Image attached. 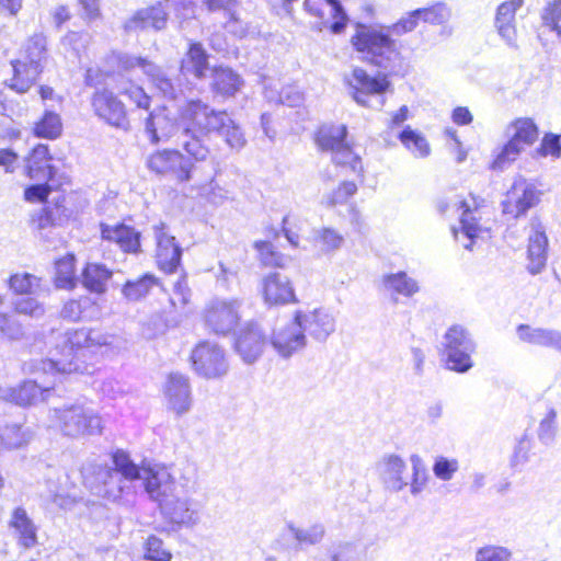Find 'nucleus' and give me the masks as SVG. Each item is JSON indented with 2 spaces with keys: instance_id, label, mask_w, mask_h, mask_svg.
<instances>
[{
  "instance_id": "f257e3e1",
  "label": "nucleus",
  "mask_w": 561,
  "mask_h": 561,
  "mask_svg": "<svg viewBox=\"0 0 561 561\" xmlns=\"http://www.w3.org/2000/svg\"><path fill=\"white\" fill-rule=\"evenodd\" d=\"M112 461L114 467L91 465L83 469V483L92 494L108 502H121L134 493L133 483L141 480L145 491L170 523L185 526L198 522L192 503L178 497L175 479L165 467H139L122 449L113 453Z\"/></svg>"
},
{
  "instance_id": "f03ea898",
  "label": "nucleus",
  "mask_w": 561,
  "mask_h": 561,
  "mask_svg": "<svg viewBox=\"0 0 561 561\" xmlns=\"http://www.w3.org/2000/svg\"><path fill=\"white\" fill-rule=\"evenodd\" d=\"M180 126L202 136L217 135L226 145L240 151L247 144L241 127L226 112L211 107L199 99L187 101L179 112Z\"/></svg>"
},
{
  "instance_id": "7ed1b4c3",
  "label": "nucleus",
  "mask_w": 561,
  "mask_h": 561,
  "mask_svg": "<svg viewBox=\"0 0 561 561\" xmlns=\"http://www.w3.org/2000/svg\"><path fill=\"white\" fill-rule=\"evenodd\" d=\"M113 336L104 334L98 330L78 329L68 331L56 345V356L42 359L39 368L43 373L66 375L72 373H83L79 364V357L84 356V352L94 346L111 345Z\"/></svg>"
},
{
  "instance_id": "20e7f679",
  "label": "nucleus",
  "mask_w": 561,
  "mask_h": 561,
  "mask_svg": "<svg viewBox=\"0 0 561 561\" xmlns=\"http://www.w3.org/2000/svg\"><path fill=\"white\" fill-rule=\"evenodd\" d=\"M351 43L364 61L386 71H392L400 60L396 39L382 28L358 24Z\"/></svg>"
},
{
  "instance_id": "39448f33",
  "label": "nucleus",
  "mask_w": 561,
  "mask_h": 561,
  "mask_svg": "<svg viewBox=\"0 0 561 561\" xmlns=\"http://www.w3.org/2000/svg\"><path fill=\"white\" fill-rule=\"evenodd\" d=\"M49 417L65 436L80 437L102 433L101 416L81 402L54 408Z\"/></svg>"
},
{
  "instance_id": "423d86ee",
  "label": "nucleus",
  "mask_w": 561,
  "mask_h": 561,
  "mask_svg": "<svg viewBox=\"0 0 561 561\" xmlns=\"http://www.w3.org/2000/svg\"><path fill=\"white\" fill-rule=\"evenodd\" d=\"M442 346L448 369L462 374L472 368L471 355L476 351V342L466 328L451 325L443 336Z\"/></svg>"
},
{
  "instance_id": "0eeeda50",
  "label": "nucleus",
  "mask_w": 561,
  "mask_h": 561,
  "mask_svg": "<svg viewBox=\"0 0 561 561\" xmlns=\"http://www.w3.org/2000/svg\"><path fill=\"white\" fill-rule=\"evenodd\" d=\"M510 134L508 141L493 160L491 168L495 171H503L522 153L525 146H531L539 136V129L534 119L520 117L507 126Z\"/></svg>"
},
{
  "instance_id": "6e6552de",
  "label": "nucleus",
  "mask_w": 561,
  "mask_h": 561,
  "mask_svg": "<svg viewBox=\"0 0 561 561\" xmlns=\"http://www.w3.org/2000/svg\"><path fill=\"white\" fill-rule=\"evenodd\" d=\"M345 125H323L316 134V144L321 151L331 152L332 161L339 165H350L353 172H362L360 158L353 152L346 140Z\"/></svg>"
},
{
  "instance_id": "1a4fd4ad",
  "label": "nucleus",
  "mask_w": 561,
  "mask_h": 561,
  "mask_svg": "<svg viewBox=\"0 0 561 561\" xmlns=\"http://www.w3.org/2000/svg\"><path fill=\"white\" fill-rule=\"evenodd\" d=\"M243 301L239 298H215L204 311L206 327L218 335L229 334L241 320Z\"/></svg>"
},
{
  "instance_id": "9d476101",
  "label": "nucleus",
  "mask_w": 561,
  "mask_h": 561,
  "mask_svg": "<svg viewBox=\"0 0 561 561\" xmlns=\"http://www.w3.org/2000/svg\"><path fill=\"white\" fill-rule=\"evenodd\" d=\"M44 375L51 376L54 380H25L16 387L3 390L1 398L21 407L36 404L37 402L41 401H48L49 398L56 393V382L57 379L61 381V375L55 374L54 376L49 371L44 373Z\"/></svg>"
},
{
  "instance_id": "9b49d317",
  "label": "nucleus",
  "mask_w": 561,
  "mask_h": 561,
  "mask_svg": "<svg viewBox=\"0 0 561 561\" xmlns=\"http://www.w3.org/2000/svg\"><path fill=\"white\" fill-rule=\"evenodd\" d=\"M191 360L194 370L205 378H219L227 374L229 365L225 351L216 343L201 342L193 350Z\"/></svg>"
},
{
  "instance_id": "f8f14e48",
  "label": "nucleus",
  "mask_w": 561,
  "mask_h": 561,
  "mask_svg": "<svg viewBox=\"0 0 561 561\" xmlns=\"http://www.w3.org/2000/svg\"><path fill=\"white\" fill-rule=\"evenodd\" d=\"M540 201V192L523 178L516 179L502 201V211L514 219L525 216Z\"/></svg>"
},
{
  "instance_id": "ddd939ff",
  "label": "nucleus",
  "mask_w": 561,
  "mask_h": 561,
  "mask_svg": "<svg viewBox=\"0 0 561 561\" xmlns=\"http://www.w3.org/2000/svg\"><path fill=\"white\" fill-rule=\"evenodd\" d=\"M147 167L158 174H172L179 182H188L194 169L193 161L175 149H164L152 153Z\"/></svg>"
},
{
  "instance_id": "4468645a",
  "label": "nucleus",
  "mask_w": 561,
  "mask_h": 561,
  "mask_svg": "<svg viewBox=\"0 0 561 561\" xmlns=\"http://www.w3.org/2000/svg\"><path fill=\"white\" fill-rule=\"evenodd\" d=\"M346 82L353 100L367 107L370 106L369 99L371 96L382 95L390 85L386 77H371L362 68H354Z\"/></svg>"
},
{
  "instance_id": "2eb2a0df",
  "label": "nucleus",
  "mask_w": 561,
  "mask_h": 561,
  "mask_svg": "<svg viewBox=\"0 0 561 561\" xmlns=\"http://www.w3.org/2000/svg\"><path fill=\"white\" fill-rule=\"evenodd\" d=\"M163 396L167 409L178 417L188 413L193 403L188 377L180 373L169 374L163 386Z\"/></svg>"
},
{
  "instance_id": "dca6fc26",
  "label": "nucleus",
  "mask_w": 561,
  "mask_h": 561,
  "mask_svg": "<svg viewBox=\"0 0 561 561\" xmlns=\"http://www.w3.org/2000/svg\"><path fill=\"white\" fill-rule=\"evenodd\" d=\"M91 104L95 115L108 125L124 130L129 128L125 105L112 91H95Z\"/></svg>"
},
{
  "instance_id": "f3484780",
  "label": "nucleus",
  "mask_w": 561,
  "mask_h": 561,
  "mask_svg": "<svg viewBox=\"0 0 561 561\" xmlns=\"http://www.w3.org/2000/svg\"><path fill=\"white\" fill-rule=\"evenodd\" d=\"M267 339L255 322H247L236 334L234 350L247 364H252L262 355Z\"/></svg>"
},
{
  "instance_id": "a211bd4d",
  "label": "nucleus",
  "mask_w": 561,
  "mask_h": 561,
  "mask_svg": "<svg viewBox=\"0 0 561 561\" xmlns=\"http://www.w3.org/2000/svg\"><path fill=\"white\" fill-rule=\"evenodd\" d=\"M157 241L156 260L159 268L167 274L174 273L181 264L183 250L175 237L169 234L165 225L154 226Z\"/></svg>"
},
{
  "instance_id": "6ab92c4d",
  "label": "nucleus",
  "mask_w": 561,
  "mask_h": 561,
  "mask_svg": "<svg viewBox=\"0 0 561 561\" xmlns=\"http://www.w3.org/2000/svg\"><path fill=\"white\" fill-rule=\"evenodd\" d=\"M294 318L299 322L305 335L308 333L319 342L327 341L335 331V318L324 309H316L308 313L297 311Z\"/></svg>"
},
{
  "instance_id": "aec40b11",
  "label": "nucleus",
  "mask_w": 561,
  "mask_h": 561,
  "mask_svg": "<svg viewBox=\"0 0 561 561\" xmlns=\"http://www.w3.org/2000/svg\"><path fill=\"white\" fill-rule=\"evenodd\" d=\"M451 207L461 209L460 216V230L461 233L468 239V243L463 244L467 250H472L473 240L478 237L481 227L479 220L473 216L471 206L467 201L458 198H438L436 202V209L440 215L446 214Z\"/></svg>"
},
{
  "instance_id": "412c9836",
  "label": "nucleus",
  "mask_w": 561,
  "mask_h": 561,
  "mask_svg": "<svg viewBox=\"0 0 561 561\" xmlns=\"http://www.w3.org/2000/svg\"><path fill=\"white\" fill-rule=\"evenodd\" d=\"M271 345L283 358H289L306 346V335L299 322L293 321L276 330L271 337Z\"/></svg>"
},
{
  "instance_id": "4be33fe9",
  "label": "nucleus",
  "mask_w": 561,
  "mask_h": 561,
  "mask_svg": "<svg viewBox=\"0 0 561 561\" xmlns=\"http://www.w3.org/2000/svg\"><path fill=\"white\" fill-rule=\"evenodd\" d=\"M100 230L103 240L116 243L123 252L133 254L140 252L141 233L134 227L125 224L114 226L101 224Z\"/></svg>"
},
{
  "instance_id": "5701e85b",
  "label": "nucleus",
  "mask_w": 561,
  "mask_h": 561,
  "mask_svg": "<svg viewBox=\"0 0 561 561\" xmlns=\"http://www.w3.org/2000/svg\"><path fill=\"white\" fill-rule=\"evenodd\" d=\"M263 297L268 305H286L297 301L289 278L278 272L270 273L264 277Z\"/></svg>"
},
{
  "instance_id": "b1692460",
  "label": "nucleus",
  "mask_w": 561,
  "mask_h": 561,
  "mask_svg": "<svg viewBox=\"0 0 561 561\" xmlns=\"http://www.w3.org/2000/svg\"><path fill=\"white\" fill-rule=\"evenodd\" d=\"M168 13L163 5L158 3L148 8L138 10L124 24L126 32H138L146 30L160 31L165 27Z\"/></svg>"
},
{
  "instance_id": "393cba45",
  "label": "nucleus",
  "mask_w": 561,
  "mask_h": 561,
  "mask_svg": "<svg viewBox=\"0 0 561 561\" xmlns=\"http://www.w3.org/2000/svg\"><path fill=\"white\" fill-rule=\"evenodd\" d=\"M51 160L48 145L38 144L35 146L26 160V171L30 179L51 181L56 174V168L51 164Z\"/></svg>"
},
{
  "instance_id": "a878e982",
  "label": "nucleus",
  "mask_w": 561,
  "mask_h": 561,
  "mask_svg": "<svg viewBox=\"0 0 561 561\" xmlns=\"http://www.w3.org/2000/svg\"><path fill=\"white\" fill-rule=\"evenodd\" d=\"M209 69V54L199 42L190 41L188 49L180 64V72L186 77L193 76L197 80L206 77Z\"/></svg>"
},
{
  "instance_id": "bb28decb",
  "label": "nucleus",
  "mask_w": 561,
  "mask_h": 561,
  "mask_svg": "<svg viewBox=\"0 0 561 561\" xmlns=\"http://www.w3.org/2000/svg\"><path fill=\"white\" fill-rule=\"evenodd\" d=\"M548 238L540 224L533 225V232L528 238L527 271L531 275L540 274L547 264Z\"/></svg>"
},
{
  "instance_id": "cd10ccee",
  "label": "nucleus",
  "mask_w": 561,
  "mask_h": 561,
  "mask_svg": "<svg viewBox=\"0 0 561 561\" xmlns=\"http://www.w3.org/2000/svg\"><path fill=\"white\" fill-rule=\"evenodd\" d=\"M523 4V0H508L497 7L494 25L499 35L511 47L516 48L515 14Z\"/></svg>"
},
{
  "instance_id": "c85d7f7f",
  "label": "nucleus",
  "mask_w": 561,
  "mask_h": 561,
  "mask_svg": "<svg viewBox=\"0 0 561 561\" xmlns=\"http://www.w3.org/2000/svg\"><path fill=\"white\" fill-rule=\"evenodd\" d=\"M405 469V462L400 456H385L379 462V476L385 488L392 492L403 490L409 484L403 478Z\"/></svg>"
},
{
  "instance_id": "c756f323",
  "label": "nucleus",
  "mask_w": 561,
  "mask_h": 561,
  "mask_svg": "<svg viewBox=\"0 0 561 561\" xmlns=\"http://www.w3.org/2000/svg\"><path fill=\"white\" fill-rule=\"evenodd\" d=\"M210 90L216 96L232 98L243 85L241 76L229 67H215L211 70Z\"/></svg>"
},
{
  "instance_id": "7c9ffc66",
  "label": "nucleus",
  "mask_w": 561,
  "mask_h": 561,
  "mask_svg": "<svg viewBox=\"0 0 561 561\" xmlns=\"http://www.w3.org/2000/svg\"><path fill=\"white\" fill-rule=\"evenodd\" d=\"M13 77L10 79L9 88L15 92L26 93L37 81L43 72L44 66H38L22 58L11 61Z\"/></svg>"
},
{
  "instance_id": "2f4dec72",
  "label": "nucleus",
  "mask_w": 561,
  "mask_h": 561,
  "mask_svg": "<svg viewBox=\"0 0 561 561\" xmlns=\"http://www.w3.org/2000/svg\"><path fill=\"white\" fill-rule=\"evenodd\" d=\"M62 319L77 321H92L101 317V308L98 302L89 296L67 301L61 311Z\"/></svg>"
},
{
  "instance_id": "473e14b6",
  "label": "nucleus",
  "mask_w": 561,
  "mask_h": 561,
  "mask_svg": "<svg viewBox=\"0 0 561 561\" xmlns=\"http://www.w3.org/2000/svg\"><path fill=\"white\" fill-rule=\"evenodd\" d=\"M112 275L105 264L88 263L81 273V284L90 293L102 295L107 290V282Z\"/></svg>"
},
{
  "instance_id": "72a5a7b5",
  "label": "nucleus",
  "mask_w": 561,
  "mask_h": 561,
  "mask_svg": "<svg viewBox=\"0 0 561 561\" xmlns=\"http://www.w3.org/2000/svg\"><path fill=\"white\" fill-rule=\"evenodd\" d=\"M174 128V123L167 116L164 110L151 112L145 124V131L151 144L168 140L173 135Z\"/></svg>"
},
{
  "instance_id": "f704fd0d",
  "label": "nucleus",
  "mask_w": 561,
  "mask_h": 561,
  "mask_svg": "<svg viewBox=\"0 0 561 561\" xmlns=\"http://www.w3.org/2000/svg\"><path fill=\"white\" fill-rule=\"evenodd\" d=\"M322 528H285L282 545L286 549H304L323 538Z\"/></svg>"
},
{
  "instance_id": "c9c22d12",
  "label": "nucleus",
  "mask_w": 561,
  "mask_h": 561,
  "mask_svg": "<svg viewBox=\"0 0 561 561\" xmlns=\"http://www.w3.org/2000/svg\"><path fill=\"white\" fill-rule=\"evenodd\" d=\"M32 133L37 138L55 140L62 134V121L60 115L46 108L42 116L34 122Z\"/></svg>"
},
{
  "instance_id": "e433bc0d",
  "label": "nucleus",
  "mask_w": 561,
  "mask_h": 561,
  "mask_svg": "<svg viewBox=\"0 0 561 561\" xmlns=\"http://www.w3.org/2000/svg\"><path fill=\"white\" fill-rule=\"evenodd\" d=\"M382 285L391 294H397L407 298H410L420 291L417 280L410 277L403 271L386 274L382 277Z\"/></svg>"
},
{
  "instance_id": "4c0bfd02",
  "label": "nucleus",
  "mask_w": 561,
  "mask_h": 561,
  "mask_svg": "<svg viewBox=\"0 0 561 561\" xmlns=\"http://www.w3.org/2000/svg\"><path fill=\"white\" fill-rule=\"evenodd\" d=\"M202 137V135L184 130V128L178 136V145L188 154L187 158L195 162L205 161L210 152Z\"/></svg>"
},
{
  "instance_id": "58836bf2",
  "label": "nucleus",
  "mask_w": 561,
  "mask_h": 561,
  "mask_svg": "<svg viewBox=\"0 0 561 561\" xmlns=\"http://www.w3.org/2000/svg\"><path fill=\"white\" fill-rule=\"evenodd\" d=\"M147 76L162 96L168 100H176L183 92L180 80L171 78L154 64L153 71H149Z\"/></svg>"
},
{
  "instance_id": "ea45409f",
  "label": "nucleus",
  "mask_w": 561,
  "mask_h": 561,
  "mask_svg": "<svg viewBox=\"0 0 561 561\" xmlns=\"http://www.w3.org/2000/svg\"><path fill=\"white\" fill-rule=\"evenodd\" d=\"M76 259L73 254H67L55 263V286L59 289H72L77 285Z\"/></svg>"
},
{
  "instance_id": "a19ab883",
  "label": "nucleus",
  "mask_w": 561,
  "mask_h": 561,
  "mask_svg": "<svg viewBox=\"0 0 561 561\" xmlns=\"http://www.w3.org/2000/svg\"><path fill=\"white\" fill-rule=\"evenodd\" d=\"M157 284L158 279L156 276L146 273L136 279H128L123 285L122 294L128 301H138L145 298Z\"/></svg>"
},
{
  "instance_id": "79ce46f5",
  "label": "nucleus",
  "mask_w": 561,
  "mask_h": 561,
  "mask_svg": "<svg viewBox=\"0 0 561 561\" xmlns=\"http://www.w3.org/2000/svg\"><path fill=\"white\" fill-rule=\"evenodd\" d=\"M557 417V410L553 407H548L546 413L539 421L537 437L538 440L546 446L552 445L557 437L559 431Z\"/></svg>"
},
{
  "instance_id": "37998d69",
  "label": "nucleus",
  "mask_w": 561,
  "mask_h": 561,
  "mask_svg": "<svg viewBox=\"0 0 561 561\" xmlns=\"http://www.w3.org/2000/svg\"><path fill=\"white\" fill-rule=\"evenodd\" d=\"M399 139L415 157L424 158L430 154V145L425 137L410 126L402 129Z\"/></svg>"
},
{
  "instance_id": "c03bdc74",
  "label": "nucleus",
  "mask_w": 561,
  "mask_h": 561,
  "mask_svg": "<svg viewBox=\"0 0 561 561\" xmlns=\"http://www.w3.org/2000/svg\"><path fill=\"white\" fill-rule=\"evenodd\" d=\"M254 249L264 266L283 268L290 261L288 256L277 252L270 241H255Z\"/></svg>"
},
{
  "instance_id": "a18cd8bd",
  "label": "nucleus",
  "mask_w": 561,
  "mask_h": 561,
  "mask_svg": "<svg viewBox=\"0 0 561 561\" xmlns=\"http://www.w3.org/2000/svg\"><path fill=\"white\" fill-rule=\"evenodd\" d=\"M46 44V37L43 34H34L27 39L21 58L44 66L43 61L46 59L47 53Z\"/></svg>"
},
{
  "instance_id": "49530a36",
  "label": "nucleus",
  "mask_w": 561,
  "mask_h": 561,
  "mask_svg": "<svg viewBox=\"0 0 561 561\" xmlns=\"http://www.w3.org/2000/svg\"><path fill=\"white\" fill-rule=\"evenodd\" d=\"M417 13L421 21L432 25H444L451 18L450 8L443 2H437L427 8H420Z\"/></svg>"
},
{
  "instance_id": "de8ad7c7",
  "label": "nucleus",
  "mask_w": 561,
  "mask_h": 561,
  "mask_svg": "<svg viewBox=\"0 0 561 561\" xmlns=\"http://www.w3.org/2000/svg\"><path fill=\"white\" fill-rule=\"evenodd\" d=\"M314 240L323 253H330L342 247L344 237L337 230L324 227L317 231Z\"/></svg>"
},
{
  "instance_id": "09e8293b",
  "label": "nucleus",
  "mask_w": 561,
  "mask_h": 561,
  "mask_svg": "<svg viewBox=\"0 0 561 561\" xmlns=\"http://www.w3.org/2000/svg\"><path fill=\"white\" fill-rule=\"evenodd\" d=\"M0 439L7 448H19L30 440V433L18 424L7 425L0 432Z\"/></svg>"
},
{
  "instance_id": "8fccbe9b",
  "label": "nucleus",
  "mask_w": 561,
  "mask_h": 561,
  "mask_svg": "<svg viewBox=\"0 0 561 561\" xmlns=\"http://www.w3.org/2000/svg\"><path fill=\"white\" fill-rule=\"evenodd\" d=\"M434 476L442 481H449L459 470V461L456 458L436 456L432 467Z\"/></svg>"
},
{
  "instance_id": "3c124183",
  "label": "nucleus",
  "mask_w": 561,
  "mask_h": 561,
  "mask_svg": "<svg viewBox=\"0 0 561 561\" xmlns=\"http://www.w3.org/2000/svg\"><path fill=\"white\" fill-rule=\"evenodd\" d=\"M144 559L146 561H171L172 553L164 547L160 538L150 536L145 543Z\"/></svg>"
},
{
  "instance_id": "603ef678",
  "label": "nucleus",
  "mask_w": 561,
  "mask_h": 561,
  "mask_svg": "<svg viewBox=\"0 0 561 561\" xmlns=\"http://www.w3.org/2000/svg\"><path fill=\"white\" fill-rule=\"evenodd\" d=\"M8 283L10 289L15 294L25 295L33 293L34 288L38 287L39 279L30 273H22L12 275Z\"/></svg>"
},
{
  "instance_id": "864d4df0",
  "label": "nucleus",
  "mask_w": 561,
  "mask_h": 561,
  "mask_svg": "<svg viewBox=\"0 0 561 561\" xmlns=\"http://www.w3.org/2000/svg\"><path fill=\"white\" fill-rule=\"evenodd\" d=\"M325 4L330 8V14L333 22L329 25L333 34H341L347 26L348 16L340 2V0H324Z\"/></svg>"
},
{
  "instance_id": "5fc2aeb1",
  "label": "nucleus",
  "mask_w": 561,
  "mask_h": 561,
  "mask_svg": "<svg viewBox=\"0 0 561 561\" xmlns=\"http://www.w3.org/2000/svg\"><path fill=\"white\" fill-rule=\"evenodd\" d=\"M357 192V185L352 181L342 182L336 190L325 196L327 206L345 204Z\"/></svg>"
},
{
  "instance_id": "6e6d98bb",
  "label": "nucleus",
  "mask_w": 561,
  "mask_h": 561,
  "mask_svg": "<svg viewBox=\"0 0 561 561\" xmlns=\"http://www.w3.org/2000/svg\"><path fill=\"white\" fill-rule=\"evenodd\" d=\"M530 449L531 439L527 433H524L514 447V451L511 458V466L513 468L524 466L528 461Z\"/></svg>"
},
{
  "instance_id": "4d7b16f0",
  "label": "nucleus",
  "mask_w": 561,
  "mask_h": 561,
  "mask_svg": "<svg viewBox=\"0 0 561 561\" xmlns=\"http://www.w3.org/2000/svg\"><path fill=\"white\" fill-rule=\"evenodd\" d=\"M512 553L504 547L485 546L476 552V561H511Z\"/></svg>"
},
{
  "instance_id": "13d9d810",
  "label": "nucleus",
  "mask_w": 561,
  "mask_h": 561,
  "mask_svg": "<svg viewBox=\"0 0 561 561\" xmlns=\"http://www.w3.org/2000/svg\"><path fill=\"white\" fill-rule=\"evenodd\" d=\"M14 309L18 313L26 314L32 318H41L45 313L44 306L32 297H22L14 302Z\"/></svg>"
},
{
  "instance_id": "bf43d9fd",
  "label": "nucleus",
  "mask_w": 561,
  "mask_h": 561,
  "mask_svg": "<svg viewBox=\"0 0 561 561\" xmlns=\"http://www.w3.org/2000/svg\"><path fill=\"white\" fill-rule=\"evenodd\" d=\"M545 331V328H533L528 324H519L516 328V333L520 341L537 346L542 345Z\"/></svg>"
},
{
  "instance_id": "052dcab7",
  "label": "nucleus",
  "mask_w": 561,
  "mask_h": 561,
  "mask_svg": "<svg viewBox=\"0 0 561 561\" xmlns=\"http://www.w3.org/2000/svg\"><path fill=\"white\" fill-rule=\"evenodd\" d=\"M542 19L546 25L550 26L561 37V0L548 4Z\"/></svg>"
},
{
  "instance_id": "680f3d73",
  "label": "nucleus",
  "mask_w": 561,
  "mask_h": 561,
  "mask_svg": "<svg viewBox=\"0 0 561 561\" xmlns=\"http://www.w3.org/2000/svg\"><path fill=\"white\" fill-rule=\"evenodd\" d=\"M191 298V289L187 286L186 277L181 276L173 285L170 302L173 307H184Z\"/></svg>"
},
{
  "instance_id": "e2e57ef3",
  "label": "nucleus",
  "mask_w": 561,
  "mask_h": 561,
  "mask_svg": "<svg viewBox=\"0 0 561 561\" xmlns=\"http://www.w3.org/2000/svg\"><path fill=\"white\" fill-rule=\"evenodd\" d=\"M38 183L32 184L24 190V198L27 202H45L50 192L51 186L49 181H37Z\"/></svg>"
},
{
  "instance_id": "0e129e2a",
  "label": "nucleus",
  "mask_w": 561,
  "mask_h": 561,
  "mask_svg": "<svg viewBox=\"0 0 561 561\" xmlns=\"http://www.w3.org/2000/svg\"><path fill=\"white\" fill-rule=\"evenodd\" d=\"M537 152L541 157L552 156L559 158L561 156V142L559 136L552 133L546 134L541 140Z\"/></svg>"
},
{
  "instance_id": "69168bd1",
  "label": "nucleus",
  "mask_w": 561,
  "mask_h": 561,
  "mask_svg": "<svg viewBox=\"0 0 561 561\" xmlns=\"http://www.w3.org/2000/svg\"><path fill=\"white\" fill-rule=\"evenodd\" d=\"M118 66L124 70H130L138 67L144 71L145 75H148L149 71H153V62L146 58L127 54L121 55L118 57Z\"/></svg>"
},
{
  "instance_id": "338daca9",
  "label": "nucleus",
  "mask_w": 561,
  "mask_h": 561,
  "mask_svg": "<svg viewBox=\"0 0 561 561\" xmlns=\"http://www.w3.org/2000/svg\"><path fill=\"white\" fill-rule=\"evenodd\" d=\"M21 335V325L5 313L0 312V340H18Z\"/></svg>"
},
{
  "instance_id": "774afa93",
  "label": "nucleus",
  "mask_w": 561,
  "mask_h": 561,
  "mask_svg": "<svg viewBox=\"0 0 561 561\" xmlns=\"http://www.w3.org/2000/svg\"><path fill=\"white\" fill-rule=\"evenodd\" d=\"M358 550L352 543L339 545L332 552V561H358Z\"/></svg>"
}]
</instances>
